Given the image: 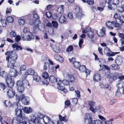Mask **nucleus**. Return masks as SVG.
I'll return each mask as SVG.
<instances>
[{
	"label": "nucleus",
	"instance_id": "nucleus-1",
	"mask_svg": "<svg viewBox=\"0 0 124 124\" xmlns=\"http://www.w3.org/2000/svg\"><path fill=\"white\" fill-rule=\"evenodd\" d=\"M49 80L51 83H54L56 82L57 84L58 88L62 91L64 93H66L67 92V90L65 89L64 86H61V84H62V82L61 80L59 78L56 79V78L53 76H50L49 78Z\"/></svg>",
	"mask_w": 124,
	"mask_h": 124
},
{
	"label": "nucleus",
	"instance_id": "nucleus-2",
	"mask_svg": "<svg viewBox=\"0 0 124 124\" xmlns=\"http://www.w3.org/2000/svg\"><path fill=\"white\" fill-rule=\"evenodd\" d=\"M106 2L108 4V8L109 10H113L120 3L119 0H106Z\"/></svg>",
	"mask_w": 124,
	"mask_h": 124
},
{
	"label": "nucleus",
	"instance_id": "nucleus-3",
	"mask_svg": "<svg viewBox=\"0 0 124 124\" xmlns=\"http://www.w3.org/2000/svg\"><path fill=\"white\" fill-rule=\"evenodd\" d=\"M114 18L116 19V23L122 24L124 23V15L116 13L114 15Z\"/></svg>",
	"mask_w": 124,
	"mask_h": 124
},
{
	"label": "nucleus",
	"instance_id": "nucleus-4",
	"mask_svg": "<svg viewBox=\"0 0 124 124\" xmlns=\"http://www.w3.org/2000/svg\"><path fill=\"white\" fill-rule=\"evenodd\" d=\"M29 22V24L30 25H33L34 29L35 30H36L37 29H39V25L40 23L39 20L36 19L34 21L33 19H30Z\"/></svg>",
	"mask_w": 124,
	"mask_h": 124
},
{
	"label": "nucleus",
	"instance_id": "nucleus-5",
	"mask_svg": "<svg viewBox=\"0 0 124 124\" xmlns=\"http://www.w3.org/2000/svg\"><path fill=\"white\" fill-rule=\"evenodd\" d=\"M106 24L108 28L111 30L113 29V26L115 27H118L120 26V24L119 23H116L115 21L110 22L108 21L106 23Z\"/></svg>",
	"mask_w": 124,
	"mask_h": 124
},
{
	"label": "nucleus",
	"instance_id": "nucleus-6",
	"mask_svg": "<svg viewBox=\"0 0 124 124\" xmlns=\"http://www.w3.org/2000/svg\"><path fill=\"white\" fill-rule=\"evenodd\" d=\"M17 117L14 118L12 121L17 124H21L23 122L24 120H27V119L25 116H17Z\"/></svg>",
	"mask_w": 124,
	"mask_h": 124
},
{
	"label": "nucleus",
	"instance_id": "nucleus-7",
	"mask_svg": "<svg viewBox=\"0 0 124 124\" xmlns=\"http://www.w3.org/2000/svg\"><path fill=\"white\" fill-rule=\"evenodd\" d=\"M16 87L18 91L21 93H22L24 91L25 88L24 86L21 84V81H18L16 83Z\"/></svg>",
	"mask_w": 124,
	"mask_h": 124
},
{
	"label": "nucleus",
	"instance_id": "nucleus-8",
	"mask_svg": "<svg viewBox=\"0 0 124 124\" xmlns=\"http://www.w3.org/2000/svg\"><path fill=\"white\" fill-rule=\"evenodd\" d=\"M7 89L5 92H7L8 97L9 98L13 97L15 95L14 90L12 88H10L8 87Z\"/></svg>",
	"mask_w": 124,
	"mask_h": 124
},
{
	"label": "nucleus",
	"instance_id": "nucleus-9",
	"mask_svg": "<svg viewBox=\"0 0 124 124\" xmlns=\"http://www.w3.org/2000/svg\"><path fill=\"white\" fill-rule=\"evenodd\" d=\"M122 60L120 62H118V64L116 63L115 64H113L110 66V68L112 70H116L119 69V65H121L122 63Z\"/></svg>",
	"mask_w": 124,
	"mask_h": 124
},
{
	"label": "nucleus",
	"instance_id": "nucleus-10",
	"mask_svg": "<svg viewBox=\"0 0 124 124\" xmlns=\"http://www.w3.org/2000/svg\"><path fill=\"white\" fill-rule=\"evenodd\" d=\"M70 62H72L74 67L78 69L79 68L80 66V62L76 61L75 58H70L69 59Z\"/></svg>",
	"mask_w": 124,
	"mask_h": 124
},
{
	"label": "nucleus",
	"instance_id": "nucleus-11",
	"mask_svg": "<svg viewBox=\"0 0 124 124\" xmlns=\"http://www.w3.org/2000/svg\"><path fill=\"white\" fill-rule=\"evenodd\" d=\"M6 81L7 85L10 88H12L14 85V81L10 77L6 80Z\"/></svg>",
	"mask_w": 124,
	"mask_h": 124
},
{
	"label": "nucleus",
	"instance_id": "nucleus-12",
	"mask_svg": "<svg viewBox=\"0 0 124 124\" xmlns=\"http://www.w3.org/2000/svg\"><path fill=\"white\" fill-rule=\"evenodd\" d=\"M85 118L86 122L88 124L92 123V116L91 114L86 113L85 115Z\"/></svg>",
	"mask_w": 124,
	"mask_h": 124
},
{
	"label": "nucleus",
	"instance_id": "nucleus-13",
	"mask_svg": "<svg viewBox=\"0 0 124 124\" xmlns=\"http://www.w3.org/2000/svg\"><path fill=\"white\" fill-rule=\"evenodd\" d=\"M43 120L45 124H53L54 121L52 120L50 118L47 116H44Z\"/></svg>",
	"mask_w": 124,
	"mask_h": 124
},
{
	"label": "nucleus",
	"instance_id": "nucleus-14",
	"mask_svg": "<svg viewBox=\"0 0 124 124\" xmlns=\"http://www.w3.org/2000/svg\"><path fill=\"white\" fill-rule=\"evenodd\" d=\"M17 57V55H8L6 57V60L7 61H8L10 58L11 61L15 62Z\"/></svg>",
	"mask_w": 124,
	"mask_h": 124
},
{
	"label": "nucleus",
	"instance_id": "nucleus-15",
	"mask_svg": "<svg viewBox=\"0 0 124 124\" xmlns=\"http://www.w3.org/2000/svg\"><path fill=\"white\" fill-rule=\"evenodd\" d=\"M34 71L33 69L31 68L29 69L28 70L27 72H26L24 73L23 76L24 78H26L27 75H34Z\"/></svg>",
	"mask_w": 124,
	"mask_h": 124
},
{
	"label": "nucleus",
	"instance_id": "nucleus-16",
	"mask_svg": "<svg viewBox=\"0 0 124 124\" xmlns=\"http://www.w3.org/2000/svg\"><path fill=\"white\" fill-rule=\"evenodd\" d=\"M12 47L16 51H18L20 50L23 49V48L20 46L19 45L18 43H15L12 45Z\"/></svg>",
	"mask_w": 124,
	"mask_h": 124
},
{
	"label": "nucleus",
	"instance_id": "nucleus-17",
	"mask_svg": "<svg viewBox=\"0 0 124 124\" xmlns=\"http://www.w3.org/2000/svg\"><path fill=\"white\" fill-rule=\"evenodd\" d=\"M106 31V30L105 27H103L100 30V31L99 32V34H98L97 32V31H96V33L99 36L103 37L106 35V34L105 32Z\"/></svg>",
	"mask_w": 124,
	"mask_h": 124
},
{
	"label": "nucleus",
	"instance_id": "nucleus-18",
	"mask_svg": "<svg viewBox=\"0 0 124 124\" xmlns=\"http://www.w3.org/2000/svg\"><path fill=\"white\" fill-rule=\"evenodd\" d=\"M105 54H116L119 53V52H113L111 51L109 48L106 47L104 50Z\"/></svg>",
	"mask_w": 124,
	"mask_h": 124
},
{
	"label": "nucleus",
	"instance_id": "nucleus-19",
	"mask_svg": "<svg viewBox=\"0 0 124 124\" xmlns=\"http://www.w3.org/2000/svg\"><path fill=\"white\" fill-rule=\"evenodd\" d=\"M30 119L29 121V124H36L35 121L36 120V117L33 115L31 114L30 116Z\"/></svg>",
	"mask_w": 124,
	"mask_h": 124
},
{
	"label": "nucleus",
	"instance_id": "nucleus-20",
	"mask_svg": "<svg viewBox=\"0 0 124 124\" xmlns=\"http://www.w3.org/2000/svg\"><path fill=\"white\" fill-rule=\"evenodd\" d=\"M64 6L63 5H62L60 6L57 9V11L58 12L59 16H61L64 12Z\"/></svg>",
	"mask_w": 124,
	"mask_h": 124
},
{
	"label": "nucleus",
	"instance_id": "nucleus-21",
	"mask_svg": "<svg viewBox=\"0 0 124 124\" xmlns=\"http://www.w3.org/2000/svg\"><path fill=\"white\" fill-rule=\"evenodd\" d=\"M77 8L78 9V12L77 13L76 16L78 19H81L82 17L84 16V15L82 13V10L79 8Z\"/></svg>",
	"mask_w": 124,
	"mask_h": 124
},
{
	"label": "nucleus",
	"instance_id": "nucleus-22",
	"mask_svg": "<svg viewBox=\"0 0 124 124\" xmlns=\"http://www.w3.org/2000/svg\"><path fill=\"white\" fill-rule=\"evenodd\" d=\"M21 107L19 108H16L15 111V113L16 115L17 116H22V109Z\"/></svg>",
	"mask_w": 124,
	"mask_h": 124
},
{
	"label": "nucleus",
	"instance_id": "nucleus-23",
	"mask_svg": "<svg viewBox=\"0 0 124 124\" xmlns=\"http://www.w3.org/2000/svg\"><path fill=\"white\" fill-rule=\"evenodd\" d=\"M0 75L5 78L6 80L10 77H9L8 73L4 71H2L0 72Z\"/></svg>",
	"mask_w": 124,
	"mask_h": 124
},
{
	"label": "nucleus",
	"instance_id": "nucleus-24",
	"mask_svg": "<svg viewBox=\"0 0 124 124\" xmlns=\"http://www.w3.org/2000/svg\"><path fill=\"white\" fill-rule=\"evenodd\" d=\"M116 86L118 88H123L124 87V83L122 81L119 80L117 82Z\"/></svg>",
	"mask_w": 124,
	"mask_h": 124
},
{
	"label": "nucleus",
	"instance_id": "nucleus-25",
	"mask_svg": "<svg viewBox=\"0 0 124 124\" xmlns=\"http://www.w3.org/2000/svg\"><path fill=\"white\" fill-rule=\"evenodd\" d=\"M101 79L100 75L98 73H96L94 75L93 80L94 81H98Z\"/></svg>",
	"mask_w": 124,
	"mask_h": 124
},
{
	"label": "nucleus",
	"instance_id": "nucleus-26",
	"mask_svg": "<svg viewBox=\"0 0 124 124\" xmlns=\"http://www.w3.org/2000/svg\"><path fill=\"white\" fill-rule=\"evenodd\" d=\"M16 101L18 102H19L20 100L21 101L24 98L26 97L24 94H22L20 95V96L16 95Z\"/></svg>",
	"mask_w": 124,
	"mask_h": 124
},
{
	"label": "nucleus",
	"instance_id": "nucleus-27",
	"mask_svg": "<svg viewBox=\"0 0 124 124\" xmlns=\"http://www.w3.org/2000/svg\"><path fill=\"white\" fill-rule=\"evenodd\" d=\"M59 19V21L61 23H63L66 22L67 21V19L64 16H60Z\"/></svg>",
	"mask_w": 124,
	"mask_h": 124
},
{
	"label": "nucleus",
	"instance_id": "nucleus-28",
	"mask_svg": "<svg viewBox=\"0 0 124 124\" xmlns=\"http://www.w3.org/2000/svg\"><path fill=\"white\" fill-rule=\"evenodd\" d=\"M88 103L90 106V109L92 112L95 113V110L94 109V108L93 107L94 103L93 101H89L88 102Z\"/></svg>",
	"mask_w": 124,
	"mask_h": 124
},
{
	"label": "nucleus",
	"instance_id": "nucleus-29",
	"mask_svg": "<svg viewBox=\"0 0 124 124\" xmlns=\"http://www.w3.org/2000/svg\"><path fill=\"white\" fill-rule=\"evenodd\" d=\"M87 35L90 38L93 39L94 38L93 32L91 30V29H90V31H87Z\"/></svg>",
	"mask_w": 124,
	"mask_h": 124
},
{
	"label": "nucleus",
	"instance_id": "nucleus-30",
	"mask_svg": "<svg viewBox=\"0 0 124 124\" xmlns=\"http://www.w3.org/2000/svg\"><path fill=\"white\" fill-rule=\"evenodd\" d=\"M9 74L10 76L11 77H14L16 76V71L13 69H11L10 70Z\"/></svg>",
	"mask_w": 124,
	"mask_h": 124
},
{
	"label": "nucleus",
	"instance_id": "nucleus-31",
	"mask_svg": "<svg viewBox=\"0 0 124 124\" xmlns=\"http://www.w3.org/2000/svg\"><path fill=\"white\" fill-rule=\"evenodd\" d=\"M118 35L120 38V42L122 45L124 44V34L122 33H119L118 34Z\"/></svg>",
	"mask_w": 124,
	"mask_h": 124
},
{
	"label": "nucleus",
	"instance_id": "nucleus-32",
	"mask_svg": "<svg viewBox=\"0 0 124 124\" xmlns=\"http://www.w3.org/2000/svg\"><path fill=\"white\" fill-rule=\"evenodd\" d=\"M66 77L71 82L73 81L74 80L75 78L74 76L72 75L68 74L67 75Z\"/></svg>",
	"mask_w": 124,
	"mask_h": 124
},
{
	"label": "nucleus",
	"instance_id": "nucleus-33",
	"mask_svg": "<svg viewBox=\"0 0 124 124\" xmlns=\"http://www.w3.org/2000/svg\"><path fill=\"white\" fill-rule=\"evenodd\" d=\"M54 57L56 60L59 61L61 62H63V58L60 55H55Z\"/></svg>",
	"mask_w": 124,
	"mask_h": 124
},
{
	"label": "nucleus",
	"instance_id": "nucleus-34",
	"mask_svg": "<svg viewBox=\"0 0 124 124\" xmlns=\"http://www.w3.org/2000/svg\"><path fill=\"white\" fill-rule=\"evenodd\" d=\"M8 87H6L5 85L2 83L0 84V90H3L4 92L8 90Z\"/></svg>",
	"mask_w": 124,
	"mask_h": 124
},
{
	"label": "nucleus",
	"instance_id": "nucleus-35",
	"mask_svg": "<svg viewBox=\"0 0 124 124\" xmlns=\"http://www.w3.org/2000/svg\"><path fill=\"white\" fill-rule=\"evenodd\" d=\"M21 84L24 86H29L30 85L27 80L24 79L23 80L21 81Z\"/></svg>",
	"mask_w": 124,
	"mask_h": 124
},
{
	"label": "nucleus",
	"instance_id": "nucleus-36",
	"mask_svg": "<svg viewBox=\"0 0 124 124\" xmlns=\"http://www.w3.org/2000/svg\"><path fill=\"white\" fill-rule=\"evenodd\" d=\"M8 62L7 66L8 67L11 69H13L14 67V64L15 62L10 61V62H9L8 61Z\"/></svg>",
	"mask_w": 124,
	"mask_h": 124
},
{
	"label": "nucleus",
	"instance_id": "nucleus-37",
	"mask_svg": "<svg viewBox=\"0 0 124 124\" xmlns=\"http://www.w3.org/2000/svg\"><path fill=\"white\" fill-rule=\"evenodd\" d=\"M109 78V81L112 82L114 81L116 79V78L115 77V76L113 74L110 75L109 76H108V78Z\"/></svg>",
	"mask_w": 124,
	"mask_h": 124
},
{
	"label": "nucleus",
	"instance_id": "nucleus-38",
	"mask_svg": "<svg viewBox=\"0 0 124 124\" xmlns=\"http://www.w3.org/2000/svg\"><path fill=\"white\" fill-rule=\"evenodd\" d=\"M24 111L26 113H29L32 112V109L31 107L27 108L25 107L24 108Z\"/></svg>",
	"mask_w": 124,
	"mask_h": 124
},
{
	"label": "nucleus",
	"instance_id": "nucleus-39",
	"mask_svg": "<svg viewBox=\"0 0 124 124\" xmlns=\"http://www.w3.org/2000/svg\"><path fill=\"white\" fill-rule=\"evenodd\" d=\"M29 98L26 97H25L23 100L21 101L22 103L24 105H27L28 104L29 102L28 101V99Z\"/></svg>",
	"mask_w": 124,
	"mask_h": 124
},
{
	"label": "nucleus",
	"instance_id": "nucleus-40",
	"mask_svg": "<svg viewBox=\"0 0 124 124\" xmlns=\"http://www.w3.org/2000/svg\"><path fill=\"white\" fill-rule=\"evenodd\" d=\"M61 81L62 83V84L61 85H61L63 86L62 85H69V82L66 79L63 80L62 81L61 80Z\"/></svg>",
	"mask_w": 124,
	"mask_h": 124
},
{
	"label": "nucleus",
	"instance_id": "nucleus-41",
	"mask_svg": "<svg viewBox=\"0 0 124 124\" xmlns=\"http://www.w3.org/2000/svg\"><path fill=\"white\" fill-rule=\"evenodd\" d=\"M53 50L55 52L59 53L60 51V49L59 47L56 46H54L52 47Z\"/></svg>",
	"mask_w": 124,
	"mask_h": 124
},
{
	"label": "nucleus",
	"instance_id": "nucleus-42",
	"mask_svg": "<svg viewBox=\"0 0 124 124\" xmlns=\"http://www.w3.org/2000/svg\"><path fill=\"white\" fill-rule=\"evenodd\" d=\"M19 102L17 101L16 103H13V106L16 108H19L20 107H22L20 106V104Z\"/></svg>",
	"mask_w": 124,
	"mask_h": 124
},
{
	"label": "nucleus",
	"instance_id": "nucleus-43",
	"mask_svg": "<svg viewBox=\"0 0 124 124\" xmlns=\"http://www.w3.org/2000/svg\"><path fill=\"white\" fill-rule=\"evenodd\" d=\"M33 36V34L31 33H30V35H27V36H26V40L30 41L32 39L33 40V39L32 37Z\"/></svg>",
	"mask_w": 124,
	"mask_h": 124
},
{
	"label": "nucleus",
	"instance_id": "nucleus-44",
	"mask_svg": "<svg viewBox=\"0 0 124 124\" xmlns=\"http://www.w3.org/2000/svg\"><path fill=\"white\" fill-rule=\"evenodd\" d=\"M33 79L37 82H39L41 80V78L40 77L37 75H33Z\"/></svg>",
	"mask_w": 124,
	"mask_h": 124
},
{
	"label": "nucleus",
	"instance_id": "nucleus-45",
	"mask_svg": "<svg viewBox=\"0 0 124 124\" xmlns=\"http://www.w3.org/2000/svg\"><path fill=\"white\" fill-rule=\"evenodd\" d=\"M4 103L6 107H11L12 103L10 102L7 101H4Z\"/></svg>",
	"mask_w": 124,
	"mask_h": 124
},
{
	"label": "nucleus",
	"instance_id": "nucleus-46",
	"mask_svg": "<svg viewBox=\"0 0 124 124\" xmlns=\"http://www.w3.org/2000/svg\"><path fill=\"white\" fill-rule=\"evenodd\" d=\"M0 22L3 27H5L7 26V24L6 20L2 19H1Z\"/></svg>",
	"mask_w": 124,
	"mask_h": 124
},
{
	"label": "nucleus",
	"instance_id": "nucleus-47",
	"mask_svg": "<svg viewBox=\"0 0 124 124\" xmlns=\"http://www.w3.org/2000/svg\"><path fill=\"white\" fill-rule=\"evenodd\" d=\"M7 19L8 22L9 23H12L14 21L13 18L11 16H9L8 17Z\"/></svg>",
	"mask_w": 124,
	"mask_h": 124
},
{
	"label": "nucleus",
	"instance_id": "nucleus-48",
	"mask_svg": "<svg viewBox=\"0 0 124 124\" xmlns=\"http://www.w3.org/2000/svg\"><path fill=\"white\" fill-rule=\"evenodd\" d=\"M73 48L72 46L71 45L69 46L66 49V51L67 52H70L72 51L73 50Z\"/></svg>",
	"mask_w": 124,
	"mask_h": 124
},
{
	"label": "nucleus",
	"instance_id": "nucleus-49",
	"mask_svg": "<svg viewBox=\"0 0 124 124\" xmlns=\"http://www.w3.org/2000/svg\"><path fill=\"white\" fill-rule=\"evenodd\" d=\"M94 0H86V2L88 4L90 5H92L94 3Z\"/></svg>",
	"mask_w": 124,
	"mask_h": 124
},
{
	"label": "nucleus",
	"instance_id": "nucleus-50",
	"mask_svg": "<svg viewBox=\"0 0 124 124\" xmlns=\"http://www.w3.org/2000/svg\"><path fill=\"white\" fill-rule=\"evenodd\" d=\"M53 27L55 28H57L58 27V23L57 22L55 21H52V22Z\"/></svg>",
	"mask_w": 124,
	"mask_h": 124
},
{
	"label": "nucleus",
	"instance_id": "nucleus-51",
	"mask_svg": "<svg viewBox=\"0 0 124 124\" xmlns=\"http://www.w3.org/2000/svg\"><path fill=\"white\" fill-rule=\"evenodd\" d=\"M18 22L20 25H23L25 23V20L23 19H20L18 20Z\"/></svg>",
	"mask_w": 124,
	"mask_h": 124
},
{
	"label": "nucleus",
	"instance_id": "nucleus-52",
	"mask_svg": "<svg viewBox=\"0 0 124 124\" xmlns=\"http://www.w3.org/2000/svg\"><path fill=\"white\" fill-rule=\"evenodd\" d=\"M104 89L106 90H110L111 89V87L109 83H106L105 84Z\"/></svg>",
	"mask_w": 124,
	"mask_h": 124
},
{
	"label": "nucleus",
	"instance_id": "nucleus-53",
	"mask_svg": "<svg viewBox=\"0 0 124 124\" xmlns=\"http://www.w3.org/2000/svg\"><path fill=\"white\" fill-rule=\"evenodd\" d=\"M49 65L48 63L45 62L43 66V69L44 70H46L49 68Z\"/></svg>",
	"mask_w": 124,
	"mask_h": 124
},
{
	"label": "nucleus",
	"instance_id": "nucleus-54",
	"mask_svg": "<svg viewBox=\"0 0 124 124\" xmlns=\"http://www.w3.org/2000/svg\"><path fill=\"white\" fill-rule=\"evenodd\" d=\"M46 15L47 17L50 18L52 16V14L51 12L48 11L46 13Z\"/></svg>",
	"mask_w": 124,
	"mask_h": 124
},
{
	"label": "nucleus",
	"instance_id": "nucleus-55",
	"mask_svg": "<svg viewBox=\"0 0 124 124\" xmlns=\"http://www.w3.org/2000/svg\"><path fill=\"white\" fill-rule=\"evenodd\" d=\"M59 118L61 121H64L66 122L67 121V120L65 118V117H62L61 115L59 116Z\"/></svg>",
	"mask_w": 124,
	"mask_h": 124
},
{
	"label": "nucleus",
	"instance_id": "nucleus-56",
	"mask_svg": "<svg viewBox=\"0 0 124 124\" xmlns=\"http://www.w3.org/2000/svg\"><path fill=\"white\" fill-rule=\"evenodd\" d=\"M86 68L84 65L80 66L79 68V70L81 72H83L85 70Z\"/></svg>",
	"mask_w": 124,
	"mask_h": 124
},
{
	"label": "nucleus",
	"instance_id": "nucleus-57",
	"mask_svg": "<svg viewBox=\"0 0 124 124\" xmlns=\"http://www.w3.org/2000/svg\"><path fill=\"white\" fill-rule=\"evenodd\" d=\"M92 124H102L101 121L99 120H93Z\"/></svg>",
	"mask_w": 124,
	"mask_h": 124
},
{
	"label": "nucleus",
	"instance_id": "nucleus-58",
	"mask_svg": "<svg viewBox=\"0 0 124 124\" xmlns=\"http://www.w3.org/2000/svg\"><path fill=\"white\" fill-rule=\"evenodd\" d=\"M37 118L38 120L42 119L43 118L44 116L43 115L40 113H38L37 114Z\"/></svg>",
	"mask_w": 124,
	"mask_h": 124
},
{
	"label": "nucleus",
	"instance_id": "nucleus-59",
	"mask_svg": "<svg viewBox=\"0 0 124 124\" xmlns=\"http://www.w3.org/2000/svg\"><path fill=\"white\" fill-rule=\"evenodd\" d=\"M117 10L119 12H122L124 11V8L122 6H120L118 7L117 9Z\"/></svg>",
	"mask_w": 124,
	"mask_h": 124
},
{
	"label": "nucleus",
	"instance_id": "nucleus-60",
	"mask_svg": "<svg viewBox=\"0 0 124 124\" xmlns=\"http://www.w3.org/2000/svg\"><path fill=\"white\" fill-rule=\"evenodd\" d=\"M33 15L34 18L36 19H39V17L38 15V13L36 11H34L33 12Z\"/></svg>",
	"mask_w": 124,
	"mask_h": 124
},
{
	"label": "nucleus",
	"instance_id": "nucleus-61",
	"mask_svg": "<svg viewBox=\"0 0 124 124\" xmlns=\"http://www.w3.org/2000/svg\"><path fill=\"white\" fill-rule=\"evenodd\" d=\"M59 16L57 14H54L52 16V18L54 20H57Z\"/></svg>",
	"mask_w": 124,
	"mask_h": 124
},
{
	"label": "nucleus",
	"instance_id": "nucleus-62",
	"mask_svg": "<svg viewBox=\"0 0 124 124\" xmlns=\"http://www.w3.org/2000/svg\"><path fill=\"white\" fill-rule=\"evenodd\" d=\"M42 76L43 78L47 79L48 78V73L46 72H44L42 74Z\"/></svg>",
	"mask_w": 124,
	"mask_h": 124
},
{
	"label": "nucleus",
	"instance_id": "nucleus-63",
	"mask_svg": "<svg viewBox=\"0 0 124 124\" xmlns=\"http://www.w3.org/2000/svg\"><path fill=\"white\" fill-rule=\"evenodd\" d=\"M84 42V40L83 39H79V42L78 45L79 46L80 48H81L82 47V44Z\"/></svg>",
	"mask_w": 124,
	"mask_h": 124
},
{
	"label": "nucleus",
	"instance_id": "nucleus-64",
	"mask_svg": "<svg viewBox=\"0 0 124 124\" xmlns=\"http://www.w3.org/2000/svg\"><path fill=\"white\" fill-rule=\"evenodd\" d=\"M10 35L11 36V37H15L16 36V32L14 31H12L10 33Z\"/></svg>",
	"mask_w": 124,
	"mask_h": 124
}]
</instances>
